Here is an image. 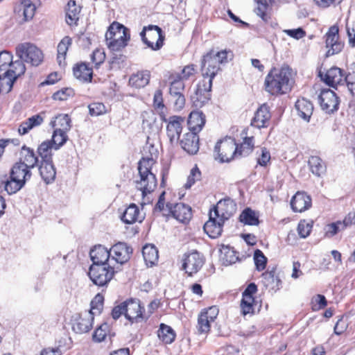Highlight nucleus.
<instances>
[{"mask_svg":"<svg viewBox=\"0 0 355 355\" xmlns=\"http://www.w3.org/2000/svg\"><path fill=\"white\" fill-rule=\"evenodd\" d=\"M217 158L222 162H229L238 158L237 144L232 137H226L218 141L214 147Z\"/></svg>","mask_w":355,"mask_h":355,"instance_id":"nucleus-8","label":"nucleus"},{"mask_svg":"<svg viewBox=\"0 0 355 355\" xmlns=\"http://www.w3.org/2000/svg\"><path fill=\"white\" fill-rule=\"evenodd\" d=\"M74 77L79 81L84 83L92 82L93 79V67L86 62H78L72 68Z\"/></svg>","mask_w":355,"mask_h":355,"instance_id":"nucleus-25","label":"nucleus"},{"mask_svg":"<svg viewBox=\"0 0 355 355\" xmlns=\"http://www.w3.org/2000/svg\"><path fill=\"white\" fill-rule=\"evenodd\" d=\"M258 288L255 283H250L242 293V298L240 303L241 313L243 315H253L257 306L256 295Z\"/></svg>","mask_w":355,"mask_h":355,"instance_id":"nucleus-9","label":"nucleus"},{"mask_svg":"<svg viewBox=\"0 0 355 355\" xmlns=\"http://www.w3.org/2000/svg\"><path fill=\"white\" fill-rule=\"evenodd\" d=\"M53 148L51 141H44L37 148V153L41 158L40 162H53L52 149Z\"/></svg>","mask_w":355,"mask_h":355,"instance_id":"nucleus-49","label":"nucleus"},{"mask_svg":"<svg viewBox=\"0 0 355 355\" xmlns=\"http://www.w3.org/2000/svg\"><path fill=\"white\" fill-rule=\"evenodd\" d=\"M205 261L203 254L197 250H193L183 255L181 269L188 277H193L201 270Z\"/></svg>","mask_w":355,"mask_h":355,"instance_id":"nucleus-10","label":"nucleus"},{"mask_svg":"<svg viewBox=\"0 0 355 355\" xmlns=\"http://www.w3.org/2000/svg\"><path fill=\"white\" fill-rule=\"evenodd\" d=\"M295 106L299 116L306 121H309L313 112V103L306 98L302 97L297 100Z\"/></svg>","mask_w":355,"mask_h":355,"instance_id":"nucleus-36","label":"nucleus"},{"mask_svg":"<svg viewBox=\"0 0 355 355\" xmlns=\"http://www.w3.org/2000/svg\"><path fill=\"white\" fill-rule=\"evenodd\" d=\"M140 37L142 42L153 51H158L164 46L165 34L158 26H144L140 33Z\"/></svg>","mask_w":355,"mask_h":355,"instance_id":"nucleus-7","label":"nucleus"},{"mask_svg":"<svg viewBox=\"0 0 355 355\" xmlns=\"http://www.w3.org/2000/svg\"><path fill=\"white\" fill-rule=\"evenodd\" d=\"M157 336L162 343L171 344L175 340L176 334L170 326L161 323L157 330Z\"/></svg>","mask_w":355,"mask_h":355,"instance_id":"nucleus-42","label":"nucleus"},{"mask_svg":"<svg viewBox=\"0 0 355 355\" xmlns=\"http://www.w3.org/2000/svg\"><path fill=\"white\" fill-rule=\"evenodd\" d=\"M308 164L311 172L317 176H321L326 172V165L318 156H311Z\"/></svg>","mask_w":355,"mask_h":355,"instance_id":"nucleus-48","label":"nucleus"},{"mask_svg":"<svg viewBox=\"0 0 355 355\" xmlns=\"http://www.w3.org/2000/svg\"><path fill=\"white\" fill-rule=\"evenodd\" d=\"M12 63V55L7 51L0 52V71L6 72Z\"/></svg>","mask_w":355,"mask_h":355,"instance_id":"nucleus-62","label":"nucleus"},{"mask_svg":"<svg viewBox=\"0 0 355 355\" xmlns=\"http://www.w3.org/2000/svg\"><path fill=\"white\" fill-rule=\"evenodd\" d=\"M142 254L144 261L148 266H153L158 261V250L153 244L145 245L142 249Z\"/></svg>","mask_w":355,"mask_h":355,"instance_id":"nucleus-41","label":"nucleus"},{"mask_svg":"<svg viewBox=\"0 0 355 355\" xmlns=\"http://www.w3.org/2000/svg\"><path fill=\"white\" fill-rule=\"evenodd\" d=\"M209 220L205 223L203 229L210 238H218L222 234L225 222L220 221V218L215 217L211 211H209Z\"/></svg>","mask_w":355,"mask_h":355,"instance_id":"nucleus-28","label":"nucleus"},{"mask_svg":"<svg viewBox=\"0 0 355 355\" xmlns=\"http://www.w3.org/2000/svg\"><path fill=\"white\" fill-rule=\"evenodd\" d=\"M202 178V173L197 164H196L190 171L189 175L187 177V182L184 187L186 189L191 188L196 182L200 181Z\"/></svg>","mask_w":355,"mask_h":355,"instance_id":"nucleus-57","label":"nucleus"},{"mask_svg":"<svg viewBox=\"0 0 355 355\" xmlns=\"http://www.w3.org/2000/svg\"><path fill=\"white\" fill-rule=\"evenodd\" d=\"M166 207L168 209L167 214L182 224H188L193 217V211L189 205L182 202L167 203Z\"/></svg>","mask_w":355,"mask_h":355,"instance_id":"nucleus-15","label":"nucleus"},{"mask_svg":"<svg viewBox=\"0 0 355 355\" xmlns=\"http://www.w3.org/2000/svg\"><path fill=\"white\" fill-rule=\"evenodd\" d=\"M239 221L244 225L256 226L259 224V216L250 207L245 208L239 216Z\"/></svg>","mask_w":355,"mask_h":355,"instance_id":"nucleus-45","label":"nucleus"},{"mask_svg":"<svg viewBox=\"0 0 355 355\" xmlns=\"http://www.w3.org/2000/svg\"><path fill=\"white\" fill-rule=\"evenodd\" d=\"M112 336V329L110 326L107 323L104 322L94 330L92 335V339L95 343H101L105 340L107 336L111 337Z\"/></svg>","mask_w":355,"mask_h":355,"instance_id":"nucleus-47","label":"nucleus"},{"mask_svg":"<svg viewBox=\"0 0 355 355\" xmlns=\"http://www.w3.org/2000/svg\"><path fill=\"white\" fill-rule=\"evenodd\" d=\"M72 44V39L69 36L64 37L58 44L57 60L60 65L65 63L66 56L69 47Z\"/></svg>","mask_w":355,"mask_h":355,"instance_id":"nucleus-43","label":"nucleus"},{"mask_svg":"<svg viewBox=\"0 0 355 355\" xmlns=\"http://www.w3.org/2000/svg\"><path fill=\"white\" fill-rule=\"evenodd\" d=\"M312 206V199L304 191H297L291 200V207L294 212L302 213Z\"/></svg>","mask_w":355,"mask_h":355,"instance_id":"nucleus-24","label":"nucleus"},{"mask_svg":"<svg viewBox=\"0 0 355 355\" xmlns=\"http://www.w3.org/2000/svg\"><path fill=\"white\" fill-rule=\"evenodd\" d=\"M264 286L270 290L277 291L280 288L282 281L275 274V269L266 270L262 274Z\"/></svg>","mask_w":355,"mask_h":355,"instance_id":"nucleus-39","label":"nucleus"},{"mask_svg":"<svg viewBox=\"0 0 355 355\" xmlns=\"http://www.w3.org/2000/svg\"><path fill=\"white\" fill-rule=\"evenodd\" d=\"M233 58V53L231 50H222L215 52L211 49L202 56L201 61V73L202 79L210 80L212 83L213 79L221 70L220 64L227 63L228 60Z\"/></svg>","mask_w":355,"mask_h":355,"instance_id":"nucleus-3","label":"nucleus"},{"mask_svg":"<svg viewBox=\"0 0 355 355\" xmlns=\"http://www.w3.org/2000/svg\"><path fill=\"white\" fill-rule=\"evenodd\" d=\"M182 148L189 155H196L199 150V136L193 132H187L180 140Z\"/></svg>","mask_w":355,"mask_h":355,"instance_id":"nucleus-27","label":"nucleus"},{"mask_svg":"<svg viewBox=\"0 0 355 355\" xmlns=\"http://www.w3.org/2000/svg\"><path fill=\"white\" fill-rule=\"evenodd\" d=\"M15 53L19 59L33 66L40 65L44 59L42 50L31 42L19 44L16 46Z\"/></svg>","mask_w":355,"mask_h":355,"instance_id":"nucleus-6","label":"nucleus"},{"mask_svg":"<svg viewBox=\"0 0 355 355\" xmlns=\"http://www.w3.org/2000/svg\"><path fill=\"white\" fill-rule=\"evenodd\" d=\"M212 83L206 79L200 80L197 84L194 94L191 96L192 105L197 109L205 106L211 98Z\"/></svg>","mask_w":355,"mask_h":355,"instance_id":"nucleus-12","label":"nucleus"},{"mask_svg":"<svg viewBox=\"0 0 355 355\" xmlns=\"http://www.w3.org/2000/svg\"><path fill=\"white\" fill-rule=\"evenodd\" d=\"M106 54L103 48H96L90 55V60L95 69H98L105 62Z\"/></svg>","mask_w":355,"mask_h":355,"instance_id":"nucleus-52","label":"nucleus"},{"mask_svg":"<svg viewBox=\"0 0 355 355\" xmlns=\"http://www.w3.org/2000/svg\"><path fill=\"white\" fill-rule=\"evenodd\" d=\"M52 125L55 130L67 132L71 128V118L68 114H58L54 121H52Z\"/></svg>","mask_w":355,"mask_h":355,"instance_id":"nucleus-51","label":"nucleus"},{"mask_svg":"<svg viewBox=\"0 0 355 355\" xmlns=\"http://www.w3.org/2000/svg\"><path fill=\"white\" fill-rule=\"evenodd\" d=\"M29 167L17 162L12 166L10 175L25 184L31 177L32 173Z\"/></svg>","mask_w":355,"mask_h":355,"instance_id":"nucleus-37","label":"nucleus"},{"mask_svg":"<svg viewBox=\"0 0 355 355\" xmlns=\"http://www.w3.org/2000/svg\"><path fill=\"white\" fill-rule=\"evenodd\" d=\"M149 155L142 157L138 162L139 179L135 181L137 190L141 191L143 204H148L150 200L146 198L148 194L153 193L157 186L155 174L153 172V166L157 163L159 152L153 146L148 147Z\"/></svg>","mask_w":355,"mask_h":355,"instance_id":"nucleus-1","label":"nucleus"},{"mask_svg":"<svg viewBox=\"0 0 355 355\" xmlns=\"http://www.w3.org/2000/svg\"><path fill=\"white\" fill-rule=\"evenodd\" d=\"M219 313L217 306L202 309L198 315L196 328L198 334H207L211 331V324L215 322Z\"/></svg>","mask_w":355,"mask_h":355,"instance_id":"nucleus-11","label":"nucleus"},{"mask_svg":"<svg viewBox=\"0 0 355 355\" xmlns=\"http://www.w3.org/2000/svg\"><path fill=\"white\" fill-rule=\"evenodd\" d=\"M144 217L141 216L139 207L135 204L130 205L124 211L121 220L126 224L141 223Z\"/></svg>","mask_w":355,"mask_h":355,"instance_id":"nucleus-35","label":"nucleus"},{"mask_svg":"<svg viewBox=\"0 0 355 355\" xmlns=\"http://www.w3.org/2000/svg\"><path fill=\"white\" fill-rule=\"evenodd\" d=\"M311 305L312 311H317L324 309L327 305V301L324 295L318 294L312 298Z\"/></svg>","mask_w":355,"mask_h":355,"instance_id":"nucleus-64","label":"nucleus"},{"mask_svg":"<svg viewBox=\"0 0 355 355\" xmlns=\"http://www.w3.org/2000/svg\"><path fill=\"white\" fill-rule=\"evenodd\" d=\"M125 318L131 323L141 322L145 318V307L138 299L130 298L124 301Z\"/></svg>","mask_w":355,"mask_h":355,"instance_id":"nucleus-14","label":"nucleus"},{"mask_svg":"<svg viewBox=\"0 0 355 355\" xmlns=\"http://www.w3.org/2000/svg\"><path fill=\"white\" fill-rule=\"evenodd\" d=\"M89 114L92 116H98L107 114L109 110L104 103L93 102L88 105Z\"/></svg>","mask_w":355,"mask_h":355,"instance_id":"nucleus-55","label":"nucleus"},{"mask_svg":"<svg viewBox=\"0 0 355 355\" xmlns=\"http://www.w3.org/2000/svg\"><path fill=\"white\" fill-rule=\"evenodd\" d=\"M319 103L323 111L327 114H333L338 111L340 100L334 91L330 89H324L319 95Z\"/></svg>","mask_w":355,"mask_h":355,"instance_id":"nucleus-16","label":"nucleus"},{"mask_svg":"<svg viewBox=\"0 0 355 355\" xmlns=\"http://www.w3.org/2000/svg\"><path fill=\"white\" fill-rule=\"evenodd\" d=\"M168 80L170 85L169 94H177L178 92H183L184 90V83L182 80L180 79L178 72H172L169 74Z\"/></svg>","mask_w":355,"mask_h":355,"instance_id":"nucleus-44","label":"nucleus"},{"mask_svg":"<svg viewBox=\"0 0 355 355\" xmlns=\"http://www.w3.org/2000/svg\"><path fill=\"white\" fill-rule=\"evenodd\" d=\"M326 46L329 48L328 53L331 55L340 53L343 47L344 43L340 40L339 28L337 25L331 26L325 34Z\"/></svg>","mask_w":355,"mask_h":355,"instance_id":"nucleus-20","label":"nucleus"},{"mask_svg":"<svg viewBox=\"0 0 355 355\" xmlns=\"http://www.w3.org/2000/svg\"><path fill=\"white\" fill-rule=\"evenodd\" d=\"M24 62V61L21 59L15 62L12 61L10 65L11 68L9 67L6 72L0 75V81H5L8 92L11 90L16 79L25 73L26 67Z\"/></svg>","mask_w":355,"mask_h":355,"instance_id":"nucleus-17","label":"nucleus"},{"mask_svg":"<svg viewBox=\"0 0 355 355\" xmlns=\"http://www.w3.org/2000/svg\"><path fill=\"white\" fill-rule=\"evenodd\" d=\"M150 72L148 70H141L132 73L128 80L130 87L140 89L148 85L150 79Z\"/></svg>","mask_w":355,"mask_h":355,"instance_id":"nucleus-33","label":"nucleus"},{"mask_svg":"<svg viewBox=\"0 0 355 355\" xmlns=\"http://www.w3.org/2000/svg\"><path fill=\"white\" fill-rule=\"evenodd\" d=\"M110 249L102 245H96L90 250L89 257L92 261V264H109L107 262L111 257Z\"/></svg>","mask_w":355,"mask_h":355,"instance_id":"nucleus-30","label":"nucleus"},{"mask_svg":"<svg viewBox=\"0 0 355 355\" xmlns=\"http://www.w3.org/2000/svg\"><path fill=\"white\" fill-rule=\"evenodd\" d=\"M14 10L19 16H23L24 21H27L33 18L36 7L31 0H21L15 6Z\"/></svg>","mask_w":355,"mask_h":355,"instance_id":"nucleus-32","label":"nucleus"},{"mask_svg":"<svg viewBox=\"0 0 355 355\" xmlns=\"http://www.w3.org/2000/svg\"><path fill=\"white\" fill-rule=\"evenodd\" d=\"M271 114L269 107L266 104L261 105L254 114L252 119L251 125L257 128H266L270 123Z\"/></svg>","mask_w":355,"mask_h":355,"instance_id":"nucleus-29","label":"nucleus"},{"mask_svg":"<svg viewBox=\"0 0 355 355\" xmlns=\"http://www.w3.org/2000/svg\"><path fill=\"white\" fill-rule=\"evenodd\" d=\"M161 121L166 123V136L170 143L171 144L177 143L182 132L184 118L178 115L171 116L167 118L166 115H165V119H161Z\"/></svg>","mask_w":355,"mask_h":355,"instance_id":"nucleus-13","label":"nucleus"},{"mask_svg":"<svg viewBox=\"0 0 355 355\" xmlns=\"http://www.w3.org/2000/svg\"><path fill=\"white\" fill-rule=\"evenodd\" d=\"M206 121V116L202 111L198 109L191 111L187 119L189 132L198 135L205 125Z\"/></svg>","mask_w":355,"mask_h":355,"instance_id":"nucleus-26","label":"nucleus"},{"mask_svg":"<svg viewBox=\"0 0 355 355\" xmlns=\"http://www.w3.org/2000/svg\"><path fill=\"white\" fill-rule=\"evenodd\" d=\"M93 320L94 317L89 313H76L71 320L72 329L76 334L87 333L92 329Z\"/></svg>","mask_w":355,"mask_h":355,"instance_id":"nucleus-19","label":"nucleus"},{"mask_svg":"<svg viewBox=\"0 0 355 355\" xmlns=\"http://www.w3.org/2000/svg\"><path fill=\"white\" fill-rule=\"evenodd\" d=\"M105 37L107 48L111 51L118 52L128 45L130 40V33L123 24L113 21L107 28Z\"/></svg>","mask_w":355,"mask_h":355,"instance_id":"nucleus-4","label":"nucleus"},{"mask_svg":"<svg viewBox=\"0 0 355 355\" xmlns=\"http://www.w3.org/2000/svg\"><path fill=\"white\" fill-rule=\"evenodd\" d=\"M347 75L343 69L337 67H332L322 76L320 73L321 79L329 87L336 88L339 85L345 83V76Z\"/></svg>","mask_w":355,"mask_h":355,"instance_id":"nucleus-22","label":"nucleus"},{"mask_svg":"<svg viewBox=\"0 0 355 355\" xmlns=\"http://www.w3.org/2000/svg\"><path fill=\"white\" fill-rule=\"evenodd\" d=\"M253 259L256 269L258 271H263L265 270L266 268L268 259L261 250L257 249L254 250Z\"/></svg>","mask_w":355,"mask_h":355,"instance_id":"nucleus-58","label":"nucleus"},{"mask_svg":"<svg viewBox=\"0 0 355 355\" xmlns=\"http://www.w3.org/2000/svg\"><path fill=\"white\" fill-rule=\"evenodd\" d=\"M209 211H211L215 217L220 218V221L225 223L235 213L236 204L230 199L221 200Z\"/></svg>","mask_w":355,"mask_h":355,"instance_id":"nucleus-18","label":"nucleus"},{"mask_svg":"<svg viewBox=\"0 0 355 355\" xmlns=\"http://www.w3.org/2000/svg\"><path fill=\"white\" fill-rule=\"evenodd\" d=\"M197 73V67L194 64H189L183 67L180 73L178 72L181 80H187L194 76Z\"/></svg>","mask_w":355,"mask_h":355,"instance_id":"nucleus-63","label":"nucleus"},{"mask_svg":"<svg viewBox=\"0 0 355 355\" xmlns=\"http://www.w3.org/2000/svg\"><path fill=\"white\" fill-rule=\"evenodd\" d=\"M25 184L13 177L6 178L5 191L9 194H14L19 191Z\"/></svg>","mask_w":355,"mask_h":355,"instance_id":"nucleus-54","label":"nucleus"},{"mask_svg":"<svg viewBox=\"0 0 355 355\" xmlns=\"http://www.w3.org/2000/svg\"><path fill=\"white\" fill-rule=\"evenodd\" d=\"M270 10L266 0H257L255 13L266 23H268L271 19Z\"/></svg>","mask_w":355,"mask_h":355,"instance_id":"nucleus-50","label":"nucleus"},{"mask_svg":"<svg viewBox=\"0 0 355 355\" xmlns=\"http://www.w3.org/2000/svg\"><path fill=\"white\" fill-rule=\"evenodd\" d=\"M242 142L237 144L239 157L248 156L254 149L255 140L254 135L249 127L244 128L241 133Z\"/></svg>","mask_w":355,"mask_h":355,"instance_id":"nucleus-21","label":"nucleus"},{"mask_svg":"<svg viewBox=\"0 0 355 355\" xmlns=\"http://www.w3.org/2000/svg\"><path fill=\"white\" fill-rule=\"evenodd\" d=\"M18 162L33 168L38 165L39 158L33 148L24 145L19 152Z\"/></svg>","mask_w":355,"mask_h":355,"instance_id":"nucleus-31","label":"nucleus"},{"mask_svg":"<svg viewBox=\"0 0 355 355\" xmlns=\"http://www.w3.org/2000/svg\"><path fill=\"white\" fill-rule=\"evenodd\" d=\"M115 273L114 267L110 264H92L89 268L88 276L94 285L107 287Z\"/></svg>","mask_w":355,"mask_h":355,"instance_id":"nucleus-5","label":"nucleus"},{"mask_svg":"<svg viewBox=\"0 0 355 355\" xmlns=\"http://www.w3.org/2000/svg\"><path fill=\"white\" fill-rule=\"evenodd\" d=\"M44 113H40L28 118L21 123L18 127V133L20 135L27 134L33 128L40 125L44 122Z\"/></svg>","mask_w":355,"mask_h":355,"instance_id":"nucleus-34","label":"nucleus"},{"mask_svg":"<svg viewBox=\"0 0 355 355\" xmlns=\"http://www.w3.org/2000/svg\"><path fill=\"white\" fill-rule=\"evenodd\" d=\"M153 106L159 114L160 119H164L166 115V107L164 103L163 93L161 89H157L153 96Z\"/></svg>","mask_w":355,"mask_h":355,"instance_id":"nucleus-46","label":"nucleus"},{"mask_svg":"<svg viewBox=\"0 0 355 355\" xmlns=\"http://www.w3.org/2000/svg\"><path fill=\"white\" fill-rule=\"evenodd\" d=\"M111 257L116 263L123 264L129 261L132 254V248L124 242H119L110 248Z\"/></svg>","mask_w":355,"mask_h":355,"instance_id":"nucleus-23","label":"nucleus"},{"mask_svg":"<svg viewBox=\"0 0 355 355\" xmlns=\"http://www.w3.org/2000/svg\"><path fill=\"white\" fill-rule=\"evenodd\" d=\"M222 259L225 264L231 265L235 263L238 261L239 257L236 252L233 248L227 247L222 252Z\"/></svg>","mask_w":355,"mask_h":355,"instance_id":"nucleus-60","label":"nucleus"},{"mask_svg":"<svg viewBox=\"0 0 355 355\" xmlns=\"http://www.w3.org/2000/svg\"><path fill=\"white\" fill-rule=\"evenodd\" d=\"M81 8L74 0H69L66 8V21L70 25H77L80 18Z\"/></svg>","mask_w":355,"mask_h":355,"instance_id":"nucleus-40","label":"nucleus"},{"mask_svg":"<svg viewBox=\"0 0 355 355\" xmlns=\"http://www.w3.org/2000/svg\"><path fill=\"white\" fill-rule=\"evenodd\" d=\"M74 90L71 87H64L55 92L52 98L55 101H67L69 98L73 96Z\"/></svg>","mask_w":355,"mask_h":355,"instance_id":"nucleus-61","label":"nucleus"},{"mask_svg":"<svg viewBox=\"0 0 355 355\" xmlns=\"http://www.w3.org/2000/svg\"><path fill=\"white\" fill-rule=\"evenodd\" d=\"M313 226V221H308L305 219L300 220L297 225V232L301 238H306L309 236L312 231Z\"/></svg>","mask_w":355,"mask_h":355,"instance_id":"nucleus-56","label":"nucleus"},{"mask_svg":"<svg viewBox=\"0 0 355 355\" xmlns=\"http://www.w3.org/2000/svg\"><path fill=\"white\" fill-rule=\"evenodd\" d=\"M295 84L292 69L288 65L272 67L264 80L266 92L272 96H281L289 93Z\"/></svg>","mask_w":355,"mask_h":355,"instance_id":"nucleus-2","label":"nucleus"},{"mask_svg":"<svg viewBox=\"0 0 355 355\" xmlns=\"http://www.w3.org/2000/svg\"><path fill=\"white\" fill-rule=\"evenodd\" d=\"M67 139L68 136L67 132L54 130L52 138L50 141H51L53 149L58 150L67 142Z\"/></svg>","mask_w":355,"mask_h":355,"instance_id":"nucleus-53","label":"nucleus"},{"mask_svg":"<svg viewBox=\"0 0 355 355\" xmlns=\"http://www.w3.org/2000/svg\"><path fill=\"white\" fill-rule=\"evenodd\" d=\"M39 171L42 178L46 184L54 181L56 171L53 162H40Z\"/></svg>","mask_w":355,"mask_h":355,"instance_id":"nucleus-38","label":"nucleus"},{"mask_svg":"<svg viewBox=\"0 0 355 355\" xmlns=\"http://www.w3.org/2000/svg\"><path fill=\"white\" fill-rule=\"evenodd\" d=\"M104 297L103 295L98 293L91 302V308L88 313L94 317L96 314H99L103 307Z\"/></svg>","mask_w":355,"mask_h":355,"instance_id":"nucleus-59","label":"nucleus"}]
</instances>
